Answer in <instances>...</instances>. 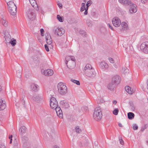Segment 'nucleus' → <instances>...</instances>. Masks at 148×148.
Returning a JSON list of instances; mask_svg holds the SVG:
<instances>
[{
    "instance_id": "1",
    "label": "nucleus",
    "mask_w": 148,
    "mask_h": 148,
    "mask_svg": "<svg viewBox=\"0 0 148 148\" xmlns=\"http://www.w3.org/2000/svg\"><path fill=\"white\" fill-rule=\"evenodd\" d=\"M84 72L86 75L91 78L95 77L96 73L94 69L90 64H87L84 68Z\"/></svg>"
},
{
    "instance_id": "2",
    "label": "nucleus",
    "mask_w": 148,
    "mask_h": 148,
    "mask_svg": "<svg viewBox=\"0 0 148 148\" xmlns=\"http://www.w3.org/2000/svg\"><path fill=\"white\" fill-rule=\"evenodd\" d=\"M58 92L61 95H64L67 92V88L65 84L60 82L57 86Z\"/></svg>"
},
{
    "instance_id": "3",
    "label": "nucleus",
    "mask_w": 148,
    "mask_h": 148,
    "mask_svg": "<svg viewBox=\"0 0 148 148\" xmlns=\"http://www.w3.org/2000/svg\"><path fill=\"white\" fill-rule=\"evenodd\" d=\"M102 116V112L100 107L95 108L93 113V118L97 121H99Z\"/></svg>"
},
{
    "instance_id": "4",
    "label": "nucleus",
    "mask_w": 148,
    "mask_h": 148,
    "mask_svg": "<svg viewBox=\"0 0 148 148\" xmlns=\"http://www.w3.org/2000/svg\"><path fill=\"white\" fill-rule=\"evenodd\" d=\"M34 12V10L30 9L27 12L28 18L31 20H33L35 18V14Z\"/></svg>"
},
{
    "instance_id": "5",
    "label": "nucleus",
    "mask_w": 148,
    "mask_h": 148,
    "mask_svg": "<svg viewBox=\"0 0 148 148\" xmlns=\"http://www.w3.org/2000/svg\"><path fill=\"white\" fill-rule=\"evenodd\" d=\"M58 102L55 98L53 97L50 99V105L51 108L53 109L56 108V107L58 106Z\"/></svg>"
},
{
    "instance_id": "6",
    "label": "nucleus",
    "mask_w": 148,
    "mask_h": 148,
    "mask_svg": "<svg viewBox=\"0 0 148 148\" xmlns=\"http://www.w3.org/2000/svg\"><path fill=\"white\" fill-rule=\"evenodd\" d=\"M140 49L145 53H148V42L143 43L140 46Z\"/></svg>"
},
{
    "instance_id": "7",
    "label": "nucleus",
    "mask_w": 148,
    "mask_h": 148,
    "mask_svg": "<svg viewBox=\"0 0 148 148\" xmlns=\"http://www.w3.org/2000/svg\"><path fill=\"white\" fill-rule=\"evenodd\" d=\"M64 32V30L62 28H57L54 30L55 34L60 36H62Z\"/></svg>"
},
{
    "instance_id": "8",
    "label": "nucleus",
    "mask_w": 148,
    "mask_h": 148,
    "mask_svg": "<svg viewBox=\"0 0 148 148\" xmlns=\"http://www.w3.org/2000/svg\"><path fill=\"white\" fill-rule=\"evenodd\" d=\"M112 23L114 26L117 27L121 24V21L118 18L115 17L113 18Z\"/></svg>"
},
{
    "instance_id": "9",
    "label": "nucleus",
    "mask_w": 148,
    "mask_h": 148,
    "mask_svg": "<svg viewBox=\"0 0 148 148\" xmlns=\"http://www.w3.org/2000/svg\"><path fill=\"white\" fill-rule=\"evenodd\" d=\"M41 72L45 75L49 76L52 75L53 73V71L51 69H48L45 70H42Z\"/></svg>"
},
{
    "instance_id": "10",
    "label": "nucleus",
    "mask_w": 148,
    "mask_h": 148,
    "mask_svg": "<svg viewBox=\"0 0 148 148\" xmlns=\"http://www.w3.org/2000/svg\"><path fill=\"white\" fill-rule=\"evenodd\" d=\"M121 81L120 77L118 75L114 76L112 78V82L116 84L117 85L119 84Z\"/></svg>"
},
{
    "instance_id": "11",
    "label": "nucleus",
    "mask_w": 148,
    "mask_h": 148,
    "mask_svg": "<svg viewBox=\"0 0 148 148\" xmlns=\"http://www.w3.org/2000/svg\"><path fill=\"white\" fill-rule=\"evenodd\" d=\"M130 13H132L136 12L137 10V8L136 5L132 3L130 5Z\"/></svg>"
},
{
    "instance_id": "12",
    "label": "nucleus",
    "mask_w": 148,
    "mask_h": 148,
    "mask_svg": "<svg viewBox=\"0 0 148 148\" xmlns=\"http://www.w3.org/2000/svg\"><path fill=\"white\" fill-rule=\"evenodd\" d=\"M7 4L8 10H11L12 8H13L14 10V9L16 8V5L13 1H8L7 3Z\"/></svg>"
},
{
    "instance_id": "13",
    "label": "nucleus",
    "mask_w": 148,
    "mask_h": 148,
    "mask_svg": "<svg viewBox=\"0 0 148 148\" xmlns=\"http://www.w3.org/2000/svg\"><path fill=\"white\" fill-rule=\"evenodd\" d=\"M42 95H35L33 97V99L37 102H39L42 99Z\"/></svg>"
},
{
    "instance_id": "14",
    "label": "nucleus",
    "mask_w": 148,
    "mask_h": 148,
    "mask_svg": "<svg viewBox=\"0 0 148 148\" xmlns=\"http://www.w3.org/2000/svg\"><path fill=\"white\" fill-rule=\"evenodd\" d=\"M29 1L31 5L37 11L38 10L39 8L38 7L36 1L35 0H32L31 2L30 0H29Z\"/></svg>"
},
{
    "instance_id": "15",
    "label": "nucleus",
    "mask_w": 148,
    "mask_h": 148,
    "mask_svg": "<svg viewBox=\"0 0 148 148\" xmlns=\"http://www.w3.org/2000/svg\"><path fill=\"white\" fill-rule=\"evenodd\" d=\"M116 85V84L111 82V83L109 84L108 85V88L111 90H113Z\"/></svg>"
},
{
    "instance_id": "16",
    "label": "nucleus",
    "mask_w": 148,
    "mask_h": 148,
    "mask_svg": "<svg viewBox=\"0 0 148 148\" xmlns=\"http://www.w3.org/2000/svg\"><path fill=\"white\" fill-rule=\"evenodd\" d=\"M60 103L64 108H68L69 107V105L68 103L64 100L61 101Z\"/></svg>"
},
{
    "instance_id": "17",
    "label": "nucleus",
    "mask_w": 148,
    "mask_h": 148,
    "mask_svg": "<svg viewBox=\"0 0 148 148\" xmlns=\"http://www.w3.org/2000/svg\"><path fill=\"white\" fill-rule=\"evenodd\" d=\"M99 66L103 69H107L108 67V65L107 64L104 62H100Z\"/></svg>"
},
{
    "instance_id": "18",
    "label": "nucleus",
    "mask_w": 148,
    "mask_h": 148,
    "mask_svg": "<svg viewBox=\"0 0 148 148\" xmlns=\"http://www.w3.org/2000/svg\"><path fill=\"white\" fill-rule=\"evenodd\" d=\"M45 38L47 44L49 45H51L52 42L51 37L48 35L47 36H46Z\"/></svg>"
},
{
    "instance_id": "19",
    "label": "nucleus",
    "mask_w": 148,
    "mask_h": 148,
    "mask_svg": "<svg viewBox=\"0 0 148 148\" xmlns=\"http://www.w3.org/2000/svg\"><path fill=\"white\" fill-rule=\"evenodd\" d=\"M5 107L6 104L3 103V101L0 99V111L3 110Z\"/></svg>"
},
{
    "instance_id": "20",
    "label": "nucleus",
    "mask_w": 148,
    "mask_h": 148,
    "mask_svg": "<svg viewBox=\"0 0 148 148\" xmlns=\"http://www.w3.org/2000/svg\"><path fill=\"white\" fill-rule=\"evenodd\" d=\"M26 129V127L24 126H23L20 127L19 130V131L20 132L21 134H22L25 133Z\"/></svg>"
},
{
    "instance_id": "21",
    "label": "nucleus",
    "mask_w": 148,
    "mask_h": 148,
    "mask_svg": "<svg viewBox=\"0 0 148 148\" xmlns=\"http://www.w3.org/2000/svg\"><path fill=\"white\" fill-rule=\"evenodd\" d=\"M31 87L32 90L35 92L37 91L38 89V86L36 84H32L31 85Z\"/></svg>"
},
{
    "instance_id": "22",
    "label": "nucleus",
    "mask_w": 148,
    "mask_h": 148,
    "mask_svg": "<svg viewBox=\"0 0 148 148\" xmlns=\"http://www.w3.org/2000/svg\"><path fill=\"white\" fill-rule=\"evenodd\" d=\"M17 7L16 6V8L14 9V11L13 8H12V9L11 10H9V11L10 12V13L11 15L14 16L16 14V13L17 12L16 11Z\"/></svg>"
},
{
    "instance_id": "23",
    "label": "nucleus",
    "mask_w": 148,
    "mask_h": 148,
    "mask_svg": "<svg viewBox=\"0 0 148 148\" xmlns=\"http://www.w3.org/2000/svg\"><path fill=\"white\" fill-rule=\"evenodd\" d=\"M135 115L134 113L132 112H129L127 113L128 118L130 120L133 119L134 118Z\"/></svg>"
},
{
    "instance_id": "24",
    "label": "nucleus",
    "mask_w": 148,
    "mask_h": 148,
    "mask_svg": "<svg viewBox=\"0 0 148 148\" xmlns=\"http://www.w3.org/2000/svg\"><path fill=\"white\" fill-rule=\"evenodd\" d=\"M123 4L130 5L132 3L131 0H123Z\"/></svg>"
},
{
    "instance_id": "25",
    "label": "nucleus",
    "mask_w": 148,
    "mask_h": 148,
    "mask_svg": "<svg viewBox=\"0 0 148 148\" xmlns=\"http://www.w3.org/2000/svg\"><path fill=\"white\" fill-rule=\"evenodd\" d=\"M125 91L127 92L129 94H132L133 92L131 90L130 87L129 86H126L125 87Z\"/></svg>"
},
{
    "instance_id": "26",
    "label": "nucleus",
    "mask_w": 148,
    "mask_h": 148,
    "mask_svg": "<svg viewBox=\"0 0 148 148\" xmlns=\"http://www.w3.org/2000/svg\"><path fill=\"white\" fill-rule=\"evenodd\" d=\"M16 40L13 38L11 39V40L10 41L9 43L11 44L12 46H14L16 45Z\"/></svg>"
},
{
    "instance_id": "27",
    "label": "nucleus",
    "mask_w": 148,
    "mask_h": 148,
    "mask_svg": "<svg viewBox=\"0 0 148 148\" xmlns=\"http://www.w3.org/2000/svg\"><path fill=\"white\" fill-rule=\"evenodd\" d=\"M80 34L83 36H86V33L85 31L83 30H80L79 31Z\"/></svg>"
},
{
    "instance_id": "28",
    "label": "nucleus",
    "mask_w": 148,
    "mask_h": 148,
    "mask_svg": "<svg viewBox=\"0 0 148 148\" xmlns=\"http://www.w3.org/2000/svg\"><path fill=\"white\" fill-rule=\"evenodd\" d=\"M1 21L2 25L6 27L7 25L8 22L6 21L5 20L2 19Z\"/></svg>"
},
{
    "instance_id": "29",
    "label": "nucleus",
    "mask_w": 148,
    "mask_h": 148,
    "mask_svg": "<svg viewBox=\"0 0 148 148\" xmlns=\"http://www.w3.org/2000/svg\"><path fill=\"white\" fill-rule=\"evenodd\" d=\"M71 81L73 83L76 84L77 85H80V83L79 81L75 79H71Z\"/></svg>"
},
{
    "instance_id": "30",
    "label": "nucleus",
    "mask_w": 148,
    "mask_h": 148,
    "mask_svg": "<svg viewBox=\"0 0 148 148\" xmlns=\"http://www.w3.org/2000/svg\"><path fill=\"white\" fill-rule=\"evenodd\" d=\"M121 24L122 27V28L125 29L127 28V25L125 22H122L121 23Z\"/></svg>"
},
{
    "instance_id": "31",
    "label": "nucleus",
    "mask_w": 148,
    "mask_h": 148,
    "mask_svg": "<svg viewBox=\"0 0 148 148\" xmlns=\"http://www.w3.org/2000/svg\"><path fill=\"white\" fill-rule=\"evenodd\" d=\"M57 18L60 22H63V19L60 15H58L57 16Z\"/></svg>"
},
{
    "instance_id": "32",
    "label": "nucleus",
    "mask_w": 148,
    "mask_h": 148,
    "mask_svg": "<svg viewBox=\"0 0 148 148\" xmlns=\"http://www.w3.org/2000/svg\"><path fill=\"white\" fill-rule=\"evenodd\" d=\"M119 109L118 108H115L113 111V114L115 115H117L119 112Z\"/></svg>"
},
{
    "instance_id": "33",
    "label": "nucleus",
    "mask_w": 148,
    "mask_h": 148,
    "mask_svg": "<svg viewBox=\"0 0 148 148\" xmlns=\"http://www.w3.org/2000/svg\"><path fill=\"white\" fill-rule=\"evenodd\" d=\"M75 131L77 133H80L82 131L78 126H76L75 127Z\"/></svg>"
},
{
    "instance_id": "34",
    "label": "nucleus",
    "mask_w": 148,
    "mask_h": 148,
    "mask_svg": "<svg viewBox=\"0 0 148 148\" xmlns=\"http://www.w3.org/2000/svg\"><path fill=\"white\" fill-rule=\"evenodd\" d=\"M69 59H70L71 60L73 61V63L74 65H75V59L74 57L71 56L69 58Z\"/></svg>"
},
{
    "instance_id": "35",
    "label": "nucleus",
    "mask_w": 148,
    "mask_h": 148,
    "mask_svg": "<svg viewBox=\"0 0 148 148\" xmlns=\"http://www.w3.org/2000/svg\"><path fill=\"white\" fill-rule=\"evenodd\" d=\"M88 107L87 106H85L82 108V110L85 112H87L88 110Z\"/></svg>"
},
{
    "instance_id": "36",
    "label": "nucleus",
    "mask_w": 148,
    "mask_h": 148,
    "mask_svg": "<svg viewBox=\"0 0 148 148\" xmlns=\"http://www.w3.org/2000/svg\"><path fill=\"white\" fill-rule=\"evenodd\" d=\"M56 107V108H54L53 109H55L56 112H57L60 111H62V110L61 109V108H60V107L59 106H58Z\"/></svg>"
},
{
    "instance_id": "37",
    "label": "nucleus",
    "mask_w": 148,
    "mask_h": 148,
    "mask_svg": "<svg viewBox=\"0 0 148 148\" xmlns=\"http://www.w3.org/2000/svg\"><path fill=\"white\" fill-rule=\"evenodd\" d=\"M130 107H131V110L132 111H134L135 109V108L134 106V105L132 103H130Z\"/></svg>"
},
{
    "instance_id": "38",
    "label": "nucleus",
    "mask_w": 148,
    "mask_h": 148,
    "mask_svg": "<svg viewBox=\"0 0 148 148\" xmlns=\"http://www.w3.org/2000/svg\"><path fill=\"white\" fill-rule=\"evenodd\" d=\"M86 23L88 27H91L92 26V23L90 21L87 20L86 21Z\"/></svg>"
},
{
    "instance_id": "39",
    "label": "nucleus",
    "mask_w": 148,
    "mask_h": 148,
    "mask_svg": "<svg viewBox=\"0 0 148 148\" xmlns=\"http://www.w3.org/2000/svg\"><path fill=\"white\" fill-rule=\"evenodd\" d=\"M56 113L57 114V115L59 116V117H61L62 116V111H59L58 112H57Z\"/></svg>"
},
{
    "instance_id": "40",
    "label": "nucleus",
    "mask_w": 148,
    "mask_h": 148,
    "mask_svg": "<svg viewBox=\"0 0 148 148\" xmlns=\"http://www.w3.org/2000/svg\"><path fill=\"white\" fill-rule=\"evenodd\" d=\"M138 127L136 124H134L133 125V128L134 130H135L138 129Z\"/></svg>"
},
{
    "instance_id": "41",
    "label": "nucleus",
    "mask_w": 148,
    "mask_h": 148,
    "mask_svg": "<svg viewBox=\"0 0 148 148\" xmlns=\"http://www.w3.org/2000/svg\"><path fill=\"white\" fill-rule=\"evenodd\" d=\"M22 140L25 142L26 140H27L28 138L27 137L25 136H23L22 137Z\"/></svg>"
},
{
    "instance_id": "42",
    "label": "nucleus",
    "mask_w": 148,
    "mask_h": 148,
    "mask_svg": "<svg viewBox=\"0 0 148 148\" xmlns=\"http://www.w3.org/2000/svg\"><path fill=\"white\" fill-rule=\"evenodd\" d=\"M14 148H18V143L16 141H15L14 142Z\"/></svg>"
},
{
    "instance_id": "43",
    "label": "nucleus",
    "mask_w": 148,
    "mask_h": 148,
    "mask_svg": "<svg viewBox=\"0 0 148 148\" xmlns=\"http://www.w3.org/2000/svg\"><path fill=\"white\" fill-rule=\"evenodd\" d=\"M92 1L91 0H89L87 2V3L86 4V6L87 7H89L91 4Z\"/></svg>"
},
{
    "instance_id": "44",
    "label": "nucleus",
    "mask_w": 148,
    "mask_h": 148,
    "mask_svg": "<svg viewBox=\"0 0 148 148\" xmlns=\"http://www.w3.org/2000/svg\"><path fill=\"white\" fill-rule=\"evenodd\" d=\"M44 30L43 29H40V32L41 34V35L42 36H44Z\"/></svg>"
},
{
    "instance_id": "45",
    "label": "nucleus",
    "mask_w": 148,
    "mask_h": 148,
    "mask_svg": "<svg viewBox=\"0 0 148 148\" xmlns=\"http://www.w3.org/2000/svg\"><path fill=\"white\" fill-rule=\"evenodd\" d=\"M119 140L120 144L121 145H123L124 144V142L122 138H119Z\"/></svg>"
},
{
    "instance_id": "46",
    "label": "nucleus",
    "mask_w": 148,
    "mask_h": 148,
    "mask_svg": "<svg viewBox=\"0 0 148 148\" xmlns=\"http://www.w3.org/2000/svg\"><path fill=\"white\" fill-rule=\"evenodd\" d=\"M45 49L47 51H49V46L45 44Z\"/></svg>"
},
{
    "instance_id": "47",
    "label": "nucleus",
    "mask_w": 148,
    "mask_h": 148,
    "mask_svg": "<svg viewBox=\"0 0 148 148\" xmlns=\"http://www.w3.org/2000/svg\"><path fill=\"white\" fill-rule=\"evenodd\" d=\"M109 60L110 62L111 63H114V60L113 58H109Z\"/></svg>"
},
{
    "instance_id": "48",
    "label": "nucleus",
    "mask_w": 148,
    "mask_h": 148,
    "mask_svg": "<svg viewBox=\"0 0 148 148\" xmlns=\"http://www.w3.org/2000/svg\"><path fill=\"white\" fill-rule=\"evenodd\" d=\"M0 148H6L5 146L3 143L0 144Z\"/></svg>"
},
{
    "instance_id": "49",
    "label": "nucleus",
    "mask_w": 148,
    "mask_h": 148,
    "mask_svg": "<svg viewBox=\"0 0 148 148\" xmlns=\"http://www.w3.org/2000/svg\"><path fill=\"white\" fill-rule=\"evenodd\" d=\"M58 5L59 7L60 8H62V5L61 3H58Z\"/></svg>"
},
{
    "instance_id": "50",
    "label": "nucleus",
    "mask_w": 148,
    "mask_h": 148,
    "mask_svg": "<svg viewBox=\"0 0 148 148\" xmlns=\"http://www.w3.org/2000/svg\"><path fill=\"white\" fill-rule=\"evenodd\" d=\"M108 26L109 27V28L112 30H113V28L110 25L109 23L108 24Z\"/></svg>"
},
{
    "instance_id": "51",
    "label": "nucleus",
    "mask_w": 148,
    "mask_h": 148,
    "mask_svg": "<svg viewBox=\"0 0 148 148\" xmlns=\"http://www.w3.org/2000/svg\"><path fill=\"white\" fill-rule=\"evenodd\" d=\"M128 72L129 70L127 69H126V70L125 71H123V73H124L125 74L127 73Z\"/></svg>"
},
{
    "instance_id": "52",
    "label": "nucleus",
    "mask_w": 148,
    "mask_h": 148,
    "mask_svg": "<svg viewBox=\"0 0 148 148\" xmlns=\"http://www.w3.org/2000/svg\"><path fill=\"white\" fill-rule=\"evenodd\" d=\"M146 128L145 125L144 127L142 128L141 129V132H143L144 131L145 129Z\"/></svg>"
},
{
    "instance_id": "53",
    "label": "nucleus",
    "mask_w": 148,
    "mask_h": 148,
    "mask_svg": "<svg viewBox=\"0 0 148 148\" xmlns=\"http://www.w3.org/2000/svg\"><path fill=\"white\" fill-rule=\"evenodd\" d=\"M142 3H145L147 1V0H141Z\"/></svg>"
},
{
    "instance_id": "54",
    "label": "nucleus",
    "mask_w": 148,
    "mask_h": 148,
    "mask_svg": "<svg viewBox=\"0 0 148 148\" xmlns=\"http://www.w3.org/2000/svg\"><path fill=\"white\" fill-rule=\"evenodd\" d=\"M85 9H86L85 7H84V8L81 7V9H80L81 11H82V12Z\"/></svg>"
},
{
    "instance_id": "55",
    "label": "nucleus",
    "mask_w": 148,
    "mask_h": 148,
    "mask_svg": "<svg viewBox=\"0 0 148 148\" xmlns=\"http://www.w3.org/2000/svg\"><path fill=\"white\" fill-rule=\"evenodd\" d=\"M21 102L22 103H23V105H24L25 103V101L23 99H21Z\"/></svg>"
},
{
    "instance_id": "56",
    "label": "nucleus",
    "mask_w": 148,
    "mask_h": 148,
    "mask_svg": "<svg viewBox=\"0 0 148 148\" xmlns=\"http://www.w3.org/2000/svg\"><path fill=\"white\" fill-rule=\"evenodd\" d=\"M81 7H82V8L85 7V3H82Z\"/></svg>"
},
{
    "instance_id": "57",
    "label": "nucleus",
    "mask_w": 148,
    "mask_h": 148,
    "mask_svg": "<svg viewBox=\"0 0 148 148\" xmlns=\"http://www.w3.org/2000/svg\"><path fill=\"white\" fill-rule=\"evenodd\" d=\"M39 61L38 60H36V61H34V63H35L37 65V64H39Z\"/></svg>"
},
{
    "instance_id": "58",
    "label": "nucleus",
    "mask_w": 148,
    "mask_h": 148,
    "mask_svg": "<svg viewBox=\"0 0 148 148\" xmlns=\"http://www.w3.org/2000/svg\"><path fill=\"white\" fill-rule=\"evenodd\" d=\"M113 103L114 104V105H116V103H117V101L116 100H114L113 101Z\"/></svg>"
},
{
    "instance_id": "59",
    "label": "nucleus",
    "mask_w": 148,
    "mask_h": 148,
    "mask_svg": "<svg viewBox=\"0 0 148 148\" xmlns=\"http://www.w3.org/2000/svg\"><path fill=\"white\" fill-rule=\"evenodd\" d=\"M88 14V11L86 10L85 12H84V14L85 15H87Z\"/></svg>"
},
{
    "instance_id": "60",
    "label": "nucleus",
    "mask_w": 148,
    "mask_h": 148,
    "mask_svg": "<svg viewBox=\"0 0 148 148\" xmlns=\"http://www.w3.org/2000/svg\"><path fill=\"white\" fill-rule=\"evenodd\" d=\"M126 69H127L126 68L124 67L122 68V70L123 71V72L125 71L126 70Z\"/></svg>"
},
{
    "instance_id": "61",
    "label": "nucleus",
    "mask_w": 148,
    "mask_h": 148,
    "mask_svg": "<svg viewBox=\"0 0 148 148\" xmlns=\"http://www.w3.org/2000/svg\"><path fill=\"white\" fill-rule=\"evenodd\" d=\"M119 2L123 4V0H119Z\"/></svg>"
},
{
    "instance_id": "62",
    "label": "nucleus",
    "mask_w": 148,
    "mask_h": 148,
    "mask_svg": "<svg viewBox=\"0 0 148 148\" xmlns=\"http://www.w3.org/2000/svg\"><path fill=\"white\" fill-rule=\"evenodd\" d=\"M118 125L120 127H122V125L120 123H118Z\"/></svg>"
},
{
    "instance_id": "63",
    "label": "nucleus",
    "mask_w": 148,
    "mask_h": 148,
    "mask_svg": "<svg viewBox=\"0 0 148 148\" xmlns=\"http://www.w3.org/2000/svg\"><path fill=\"white\" fill-rule=\"evenodd\" d=\"M53 148H60L57 145H55L53 147Z\"/></svg>"
},
{
    "instance_id": "64",
    "label": "nucleus",
    "mask_w": 148,
    "mask_h": 148,
    "mask_svg": "<svg viewBox=\"0 0 148 148\" xmlns=\"http://www.w3.org/2000/svg\"><path fill=\"white\" fill-rule=\"evenodd\" d=\"M12 135H11L9 137V138L10 139H12Z\"/></svg>"
}]
</instances>
